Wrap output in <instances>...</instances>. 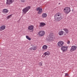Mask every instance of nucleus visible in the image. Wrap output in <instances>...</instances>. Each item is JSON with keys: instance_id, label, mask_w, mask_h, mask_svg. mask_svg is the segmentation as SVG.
Listing matches in <instances>:
<instances>
[{"instance_id": "nucleus-1", "label": "nucleus", "mask_w": 77, "mask_h": 77, "mask_svg": "<svg viewBox=\"0 0 77 77\" xmlns=\"http://www.w3.org/2000/svg\"><path fill=\"white\" fill-rule=\"evenodd\" d=\"M62 14L60 13L56 14L55 16V19L56 21H60L62 20Z\"/></svg>"}, {"instance_id": "nucleus-2", "label": "nucleus", "mask_w": 77, "mask_h": 77, "mask_svg": "<svg viewBox=\"0 0 77 77\" xmlns=\"http://www.w3.org/2000/svg\"><path fill=\"white\" fill-rule=\"evenodd\" d=\"M63 12L65 13L66 15L68 14L70 12H71V8L70 7H66L65 8L63 9Z\"/></svg>"}, {"instance_id": "nucleus-3", "label": "nucleus", "mask_w": 77, "mask_h": 77, "mask_svg": "<svg viewBox=\"0 0 77 77\" xmlns=\"http://www.w3.org/2000/svg\"><path fill=\"white\" fill-rule=\"evenodd\" d=\"M30 9V6H28L23 9V14H26L28 11Z\"/></svg>"}, {"instance_id": "nucleus-4", "label": "nucleus", "mask_w": 77, "mask_h": 77, "mask_svg": "<svg viewBox=\"0 0 77 77\" xmlns=\"http://www.w3.org/2000/svg\"><path fill=\"white\" fill-rule=\"evenodd\" d=\"M68 46H63L61 48V50L63 52H65L68 50Z\"/></svg>"}, {"instance_id": "nucleus-5", "label": "nucleus", "mask_w": 77, "mask_h": 77, "mask_svg": "<svg viewBox=\"0 0 77 77\" xmlns=\"http://www.w3.org/2000/svg\"><path fill=\"white\" fill-rule=\"evenodd\" d=\"M77 48V46H75L73 45L72 46L70 49V52H73V51H75V50H76Z\"/></svg>"}, {"instance_id": "nucleus-6", "label": "nucleus", "mask_w": 77, "mask_h": 77, "mask_svg": "<svg viewBox=\"0 0 77 77\" xmlns=\"http://www.w3.org/2000/svg\"><path fill=\"white\" fill-rule=\"evenodd\" d=\"M36 11H38V14H42V9L40 7L36 9Z\"/></svg>"}, {"instance_id": "nucleus-7", "label": "nucleus", "mask_w": 77, "mask_h": 77, "mask_svg": "<svg viewBox=\"0 0 77 77\" xmlns=\"http://www.w3.org/2000/svg\"><path fill=\"white\" fill-rule=\"evenodd\" d=\"M57 44L58 46L61 47L64 45V42L62 41H59L58 42Z\"/></svg>"}, {"instance_id": "nucleus-8", "label": "nucleus", "mask_w": 77, "mask_h": 77, "mask_svg": "<svg viewBox=\"0 0 77 77\" xmlns=\"http://www.w3.org/2000/svg\"><path fill=\"white\" fill-rule=\"evenodd\" d=\"M14 2V0H7L6 5H11Z\"/></svg>"}, {"instance_id": "nucleus-9", "label": "nucleus", "mask_w": 77, "mask_h": 77, "mask_svg": "<svg viewBox=\"0 0 77 77\" xmlns=\"http://www.w3.org/2000/svg\"><path fill=\"white\" fill-rule=\"evenodd\" d=\"M45 35V32L44 31H40L38 32V35L40 36H43Z\"/></svg>"}, {"instance_id": "nucleus-10", "label": "nucleus", "mask_w": 77, "mask_h": 77, "mask_svg": "<svg viewBox=\"0 0 77 77\" xmlns=\"http://www.w3.org/2000/svg\"><path fill=\"white\" fill-rule=\"evenodd\" d=\"M48 41H53L54 40V36H49L47 39Z\"/></svg>"}, {"instance_id": "nucleus-11", "label": "nucleus", "mask_w": 77, "mask_h": 77, "mask_svg": "<svg viewBox=\"0 0 77 77\" xmlns=\"http://www.w3.org/2000/svg\"><path fill=\"white\" fill-rule=\"evenodd\" d=\"M34 28V26L33 25H30L28 26V30H32Z\"/></svg>"}, {"instance_id": "nucleus-12", "label": "nucleus", "mask_w": 77, "mask_h": 77, "mask_svg": "<svg viewBox=\"0 0 77 77\" xmlns=\"http://www.w3.org/2000/svg\"><path fill=\"white\" fill-rule=\"evenodd\" d=\"M6 29V26L5 25H3L1 26L0 27V31L2 32L3 30H5Z\"/></svg>"}, {"instance_id": "nucleus-13", "label": "nucleus", "mask_w": 77, "mask_h": 77, "mask_svg": "<svg viewBox=\"0 0 77 77\" xmlns=\"http://www.w3.org/2000/svg\"><path fill=\"white\" fill-rule=\"evenodd\" d=\"M47 17V13H44L42 14V18H45Z\"/></svg>"}, {"instance_id": "nucleus-14", "label": "nucleus", "mask_w": 77, "mask_h": 77, "mask_svg": "<svg viewBox=\"0 0 77 77\" xmlns=\"http://www.w3.org/2000/svg\"><path fill=\"white\" fill-rule=\"evenodd\" d=\"M45 23H44V22H41L40 23V27H44V26H45L46 25Z\"/></svg>"}, {"instance_id": "nucleus-15", "label": "nucleus", "mask_w": 77, "mask_h": 77, "mask_svg": "<svg viewBox=\"0 0 77 77\" xmlns=\"http://www.w3.org/2000/svg\"><path fill=\"white\" fill-rule=\"evenodd\" d=\"M9 12L8 10L4 9L3 10V12L4 14H7Z\"/></svg>"}, {"instance_id": "nucleus-16", "label": "nucleus", "mask_w": 77, "mask_h": 77, "mask_svg": "<svg viewBox=\"0 0 77 77\" xmlns=\"http://www.w3.org/2000/svg\"><path fill=\"white\" fill-rule=\"evenodd\" d=\"M43 54L45 55V56H49V55H50V52L47 51L46 52H45Z\"/></svg>"}, {"instance_id": "nucleus-17", "label": "nucleus", "mask_w": 77, "mask_h": 77, "mask_svg": "<svg viewBox=\"0 0 77 77\" xmlns=\"http://www.w3.org/2000/svg\"><path fill=\"white\" fill-rule=\"evenodd\" d=\"M63 33H64V32L62 31H60L59 32L58 35L61 36L62 35H63Z\"/></svg>"}, {"instance_id": "nucleus-18", "label": "nucleus", "mask_w": 77, "mask_h": 77, "mask_svg": "<svg viewBox=\"0 0 77 77\" xmlns=\"http://www.w3.org/2000/svg\"><path fill=\"white\" fill-rule=\"evenodd\" d=\"M36 47L35 46H33L32 47L29 48L30 50H36Z\"/></svg>"}, {"instance_id": "nucleus-19", "label": "nucleus", "mask_w": 77, "mask_h": 77, "mask_svg": "<svg viewBox=\"0 0 77 77\" xmlns=\"http://www.w3.org/2000/svg\"><path fill=\"white\" fill-rule=\"evenodd\" d=\"M47 48H48V47H47V46L46 45H44L42 47V48L43 50H47Z\"/></svg>"}, {"instance_id": "nucleus-20", "label": "nucleus", "mask_w": 77, "mask_h": 77, "mask_svg": "<svg viewBox=\"0 0 77 77\" xmlns=\"http://www.w3.org/2000/svg\"><path fill=\"white\" fill-rule=\"evenodd\" d=\"M66 32V33H68V29L66 28H64L63 29Z\"/></svg>"}, {"instance_id": "nucleus-21", "label": "nucleus", "mask_w": 77, "mask_h": 77, "mask_svg": "<svg viewBox=\"0 0 77 77\" xmlns=\"http://www.w3.org/2000/svg\"><path fill=\"white\" fill-rule=\"evenodd\" d=\"M26 39H28V40H31V38H30L29 37V36H26Z\"/></svg>"}, {"instance_id": "nucleus-22", "label": "nucleus", "mask_w": 77, "mask_h": 77, "mask_svg": "<svg viewBox=\"0 0 77 77\" xmlns=\"http://www.w3.org/2000/svg\"><path fill=\"white\" fill-rule=\"evenodd\" d=\"M12 16V14L8 16L7 17V19H9V18H11V16Z\"/></svg>"}, {"instance_id": "nucleus-23", "label": "nucleus", "mask_w": 77, "mask_h": 77, "mask_svg": "<svg viewBox=\"0 0 77 77\" xmlns=\"http://www.w3.org/2000/svg\"><path fill=\"white\" fill-rule=\"evenodd\" d=\"M38 65H39L40 66H42V63H38Z\"/></svg>"}, {"instance_id": "nucleus-24", "label": "nucleus", "mask_w": 77, "mask_h": 77, "mask_svg": "<svg viewBox=\"0 0 77 77\" xmlns=\"http://www.w3.org/2000/svg\"><path fill=\"white\" fill-rule=\"evenodd\" d=\"M20 1L22 3H24L26 2V0H20Z\"/></svg>"}, {"instance_id": "nucleus-25", "label": "nucleus", "mask_w": 77, "mask_h": 77, "mask_svg": "<svg viewBox=\"0 0 77 77\" xmlns=\"http://www.w3.org/2000/svg\"><path fill=\"white\" fill-rule=\"evenodd\" d=\"M66 76H69V74H68V73H66L65 74V77H66Z\"/></svg>"}, {"instance_id": "nucleus-26", "label": "nucleus", "mask_w": 77, "mask_h": 77, "mask_svg": "<svg viewBox=\"0 0 77 77\" xmlns=\"http://www.w3.org/2000/svg\"><path fill=\"white\" fill-rule=\"evenodd\" d=\"M67 44H70V41H68L67 42Z\"/></svg>"}, {"instance_id": "nucleus-27", "label": "nucleus", "mask_w": 77, "mask_h": 77, "mask_svg": "<svg viewBox=\"0 0 77 77\" xmlns=\"http://www.w3.org/2000/svg\"><path fill=\"white\" fill-rule=\"evenodd\" d=\"M60 3H59V4H58V5H60Z\"/></svg>"}]
</instances>
